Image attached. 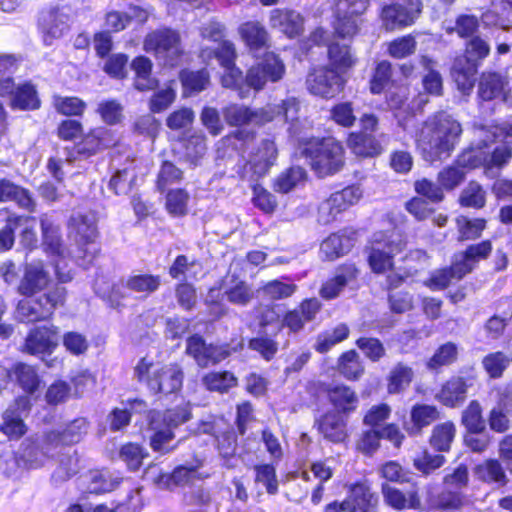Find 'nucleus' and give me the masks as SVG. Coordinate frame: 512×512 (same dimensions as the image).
Here are the masks:
<instances>
[{"label":"nucleus","instance_id":"obj_36","mask_svg":"<svg viewBox=\"0 0 512 512\" xmlns=\"http://www.w3.org/2000/svg\"><path fill=\"white\" fill-rule=\"evenodd\" d=\"M478 63L469 62L466 58H457L452 67V77L464 95H469L472 91L477 73Z\"/></svg>","mask_w":512,"mask_h":512},{"label":"nucleus","instance_id":"obj_32","mask_svg":"<svg viewBox=\"0 0 512 512\" xmlns=\"http://www.w3.org/2000/svg\"><path fill=\"white\" fill-rule=\"evenodd\" d=\"M355 244L354 232L342 231L329 235L320 246V255L326 260H335L347 254Z\"/></svg>","mask_w":512,"mask_h":512},{"label":"nucleus","instance_id":"obj_28","mask_svg":"<svg viewBox=\"0 0 512 512\" xmlns=\"http://www.w3.org/2000/svg\"><path fill=\"white\" fill-rule=\"evenodd\" d=\"M49 282V273L45 270L42 261H34L26 264L18 291L22 295L32 296L46 288Z\"/></svg>","mask_w":512,"mask_h":512},{"label":"nucleus","instance_id":"obj_57","mask_svg":"<svg viewBox=\"0 0 512 512\" xmlns=\"http://www.w3.org/2000/svg\"><path fill=\"white\" fill-rule=\"evenodd\" d=\"M413 375L411 367L398 363L390 372L388 392L395 394L406 389L411 383Z\"/></svg>","mask_w":512,"mask_h":512},{"label":"nucleus","instance_id":"obj_8","mask_svg":"<svg viewBox=\"0 0 512 512\" xmlns=\"http://www.w3.org/2000/svg\"><path fill=\"white\" fill-rule=\"evenodd\" d=\"M69 236L76 242L78 253L74 257L83 260L84 264H90L99 253L96 243L97 227L96 218L92 213H75L68 223Z\"/></svg>","mask_w":512,"mask_h":512},{"label":"nucleus","instance_id":"obj_45","mask_svg":"<svg viewBox=\"0 0 512 512\" xmlns=\"http://www.w3.org/2000/svg\"><path fill=\"white\" fill-rule=\"evenodd\" d=\"M161 284V278L152 274H133L122 282L123 287L129 291L139 294L140 297H147L152 294Z\"/></svg>","mask_w":512,"mask_h":512},{"label":"nucleus","instance_id":"obj_21","mask_svg":"<svg viewBox=\"0 0 512 512\" xmlns=\"http://www.w3.org/2000/svg\"><path fill=\"white\" fill-rule=\"evenodd\" d=\"M58 328L51 326H38L28 333L24 350L35 356L50 355L58 345Z\"/></svg>","mask_w":512,"mask_h":512},{"label":"nucleus","instance_id":"obj_17","mask_svg":"<svg viewBox=\"0 0 512 512\" xmlns=\"http://www.w3.org/2000/svg\"><path fill=\"white\" fill-rule=\"evenodd\" d=\"M31 408L28 396H20L4 411L3 422L0 431L10 439H19L26 432L27 427L24 418L29 414Z\"/></svg>","mask_w":512,"mask_h":512},{"label":"nucleus","instance_id":"obj_15","mask_svg":"<svg viewBox=\"0 0 512 512\" xmlns=\"http://www.w3.org/2000/svg\"><path fill=\"white\" fill-rule=\"evenodd\" d=\"M0 97L9 98L13 110H34L40 106L35 87L30 83L16 85L12 77L0 80Z\"/></svg>","mask_w":512,"mask_h":512},{"label":"nucleus","instance_id":"obj_23","mask_svg":"<svg viewBox=\"0 0 512 512\" xmlns=\"http://www.w3.org/2000/svg\"><path fill=\"white\" fill-rule=\"evenodd\" d=\"M421 8L420 0H409L407 7L400 4L387 5L382 9L381 18L386 29L393 30L412 24Z\"/></svg>","mask_w":512,"mask_h":512},{"label":"nucleus","instance_id":"obj_31","mask_svg":"<svg viewBox=\"0 0 512 512\" xmlns=\"http://www.w3.org/2000/svg\"><path fill=\"white\" fill-rule=\"evenodd\" d=\"M88 424L84 418H78L69 423L62 431H50L44 434V443L55 445H72L78 443L87 433Z\"/></svg>","mask_w":512,"mask_h":512},{"label":"nucleus","instance_id":"obj_59","mask_svg":"<svg viewBox=\"0 0 512 512\" xmlns=\"http://www.w3.org/2000/svg\"><path fill=\"white\" fill-rule=\"evenodd\" d=\"M457 228L459 232V240H472L480 237L485 229L486 221L484 219H469L465 216L457 218Z\"/></svg>","mask_w":512,"mask_h":512},{"label":"nucleus","instance_id":"obj_9","mask_svg":"<svg viewBox=\"0 0 512 512\" xmlns=\"http://www.w3.org/2000/svg\"><path fill=\"white\" fill-rule=\"evenodd\" d=\"M65 297V288L56 286L39 297L20 300L16 308V318L23 323L47 320L57 306L63 305Z\"/></svg>","mask_w":512,"mask_h":512},{"label":"nucleus","instance_id":"obj_63","mask_svg":"<svg viewBox=\"0 0 512 512\" xmlns=\"http://www.w3.org/2000/svg\"><path fill=\"white\" fill-rule=\"evenodd\" d=\"M180 79L185 92H200L209 83V73L205 69L199 71L184 70L180 74Z\"/></svg>","mask_w":512,"mask_h":512},{"label":"nucleus","instance_id":"obj_22","mask_svg":"<svg viewBox=\"0 0 512 512\" xmlns=\"http://www.w3.org/2000/svg\"><path fill=\"white\" fill-rule=\"evenodd\" d=\"M508 85V78L502 74L483 73L478 84V96L483 101L501 99L504 103L512 106V96Z\"/></svg>","mask_w":512,"mask_h":512},{"label":"nucleus","instance_id":"obj_52","mask_svg":"<svg viewBox=\"0 0 512 512\" xmlns=\"http://www.w3.org/2000/svg\"><path fill=\"white\" fill-rule=\"evenodd\" d=\"M439 417L436 407L426 404H417L411 410V421L413 426L410 429L411 434H417L420 430L430 425Z\"/></svg>","mask_w":512,"mask_h":512},{"label":"nucleus","instance_id":"obj_24","mask_svg":"<svg viewBox=\"0 0 512 512\" xmlns=\"http://www.w3.org/2000/svg\"><path fill=\"white\" fill-rule=\"evenodd\" d=\"M39 29L45 45L49 46L68 30V16L58 8L43 11L39 18Z\"/></svg>","mask_w":512,"mask_h":512},{"label":"nucleus","instance_id":"obj_29","mask_svg":"<svg viewBox=\"0 0 512 512\" xmlns=\"http://www.w3.org/2000/svg\"><path fill=\"white\" fill-rule=\"evenodd\" d=\"M116 142L117 138L112 130L106 127H98L91 130L77 145V152L88 157L115 145Z\"/></svg>","mask_w":512,"mask_h":512},{"label":"nucleus","instance_id":"obj_19","mask_svg":"<svg viewBox=\"0 0 512 512\" xmlns=\"http://www.w3.org/2000/svg\"><path fill=\"white\" fill-rule=\"evenodd\" d=\"M420 65L423 73V92H419L413 100V104L417 109H422L429 102V96H441L443 91V80L441 74L437 70L436 61L427 56H422L420 59Z\"/></svg>","mask_w":512,"mask_h":512},{"label":"nucleus","instance_id":"obj_64","mask_svg":"<svg viewBox=\"0 0 512 512\" xmlns=\"http://www.w3.org/2000/svg\"><path fill=\"white\" fill-rule=\"evenodd\" d=\"M486 202V193L477 182L471 181L460 195V204L465 207L482 208Z\"/></svg>","mask_w":512,"mask_h":512},{"label":"nucleus","instance_id":"obj_12","mask_svg":"<svg viewBox=\"0 0 512 512\" xmlns=\"http://www.w3.org/2000/svg\"><path fill=\"white\" fill-rule=\"evenodd\" d=\"M43 245L48 253L57 257L54 261L55 272L62 283L72 279L70 269L66 270L67 263L61 242L60 226L54 214L45 213L40 216Z\"/></svg>","mask_w":512,"mask_h":512},{"label":"nucleus","instance_id":"obj_49","mask_svg":"<svg viewBox=\"0 0 512 512\" xmlns=\"http://www.w3.org/2000/svg\"><path fill=\"white\" fill-rule=\"evenodd\" d=\"M306 171L299 166L291 167L282 172L274 181V189L280 193H288L304 184Z\"/></svg>","mask_w":512,"mask_h":512},{"label":"nucleus","instance_id":"obj_26","mask_svg":"<svg viewBox=\"0 0 512 512\" xmlns=\"http://www.w3.org/2000/svg\"><path fill=\"white\" fill-rule=\"evenodd\" d=\"M372 494L363 483H357L350 489L349 495L342 503H331L327 512H367L371 506Z\"/></svg>","mask_w":512,"mask_h":512},{"label":"nucleus","instance_id":"obj_47","mask_svg":"<svg viewBox=\"0 0 512 512\" xmlns=\"http://www.w3.org/2000/svg\"><path fill=\"white\" fill-rule=\"evenodd\" d=\"M467 386L460 377H453L442 387L437 399L446 406L454 407L465 399Z\"/></svg>","mask_w":512,"mask_h":512},{"label":"nucleus","instance_id":"obj_4","mask_svg":"<svg viewBox=\"0 0 512 512\" xmlns=\"http://www.w3.org/2000/svg\"><path fill=\"white\" fill-rule=\"evenodd\" d=\"M191 417L188 404L167 409L165 411H151L148 416L146 438L151 449L161 455L173 452L177 445H171L175 438L174 430L187 422Z\"/></svg>","mask_w":512,"mask_h":512},{"label":"nucleus","instance_id":"obj_20","mask_svg":"<svg viewBox=\"0 0 512 512\" xmlns=\"http://www.w3.org/2000/svg\"><path fill=\"white\" fill-rule=\"evenodd\" d=\"M186 352L201 367L217 364L229 356V350L225 346L207 345L199 335L187 339Z\"/></svg>","mask_w":512,"mask_h":512},{"label":"nucleus","instance_id":"obj_3","mask_svg":"<svg viewBox=\"0 0 512 512\" xmlns=\"http://www.w3.org/2000/svg\"><path fill=\"white\" fill-rule=\"evenodd\" d=\"M299 112V101L295 97H288L280 104H268L264 108L251 109L242 104H230L223 108V116L230 126H259L278 117L286 122L294 121Z\"/></svg>","mask_w":512,"mask_h":512},{"label":"nucleus","instance_id":"obj_58","mask_svg":"<svg viewBox=\"0 0 512 512\" xmlns=\"http://www.w3.org/2000/svg\"><path fill=\"white\" fill-rule=\"evenodd\" d=\"M455 436V426L451 422H445L434 427L430 438V444L438 451H448Z\"/></svg>","mask_w":512,"mask_h":512},{"label":"nucleus","instance_id":"obj_35","mask_svg":"<svg viewBox=\"0 0 512 512\" xmlns=\"http://www.w3.org/2000/svg\"><path fill=\"white\" fill-rule=\"evenodd\" d=\"M329 402L338 415H348L356 410L359 399L356 393L348 386L335 385L327 390Z\"/></svg>","mask_w":512,"mask_h":512},{"label":"nucleus","instance_id":"obj_2","mask_svg":"<svg viewBox=\"0 0 512 512\" xmlns=\"http://www.w3.org/2000/svg\"><path fill=\"white\" fill-rule=\"evenodd\" d=\"M461 134L459 121L447 111H438L423 122L415 141L423 159L434 163L451 155Z\"/></svg>","mask_w":512,"mask_h":512},{"label":"nucleus","instance_id":"obj_51","mask_svg":"<svg viewBox=\"0 0 512 512\" xmlns=\"http://www.w3.org/2000/svg\"><path fill=\"white\" fill-rule=\"evenodd\" d=\"M202 383L209 391L225 393L237 385V378L229 371L210 372L202 378Z\"/></svg>","mask_w":512,"mask_h":512},{"label":"nucleus","instance_id":"obj_25","mask_svg":"<svg viewBox=\"0 0 512 512\" xmlns=\"http://www.w3.org/2000/svg\"><path fill=\"white\" fill-rule=\"evenodd\" d=\"M381 491L384 502L394 510H416L421 506L419 491L416 487L401 490L388 483H384L382 484Z\"/></svg>","mask_w":512,"mask_h":512},{"label":"nucleus","instance_id":"obj_16","mask_svg":"<svg viewBox=\"0 0 512 512\" xmlns=\"http://www.w3.org/2000/svg\"><path fill=\"white\" fill-rule=\"evenodd\" d=\"M341 74L330 67H319L309 73L306 84L310 93L323 97L333 98L344 87Z\"/></svg>","mask_w":512,"mask_h":512},{"label":"nucleus","instance_id":"obj_27","mask_svg":"<svg viewBox=\"0 0 512 512\" xmlns=\"http://www.w3.org/2000/svg\"><path fill=\"white\" fill-rule=\"evenodd\" d=\"M321 307L320 302L315 299L304 300L298 309L288 311L281 323L282 328H287L292 333L301 331L305 323L312 321Z\"/></svg>","mask_w":512,"mask_h":512},{"label":"nucleus","instance_id":"obj_7","mask_svg":"<svg viewBox=\"0 0 512 512\" xmlns=\"http://www.w3.org/2000/svg\"><path fill=\"white\" fill-rule=\"evenodd\" d=\"M134 374L154 393L177 392L183 383V371L178 364L155 365L143 358L136 365Z\"/></svg>","mask_w":512,"mask_h":512},{"label":"nucleus","instance_id":"obj_56","mask_svg":"<svg viewBox=\"0 0 512 512\" xmlns=\"http://www.w3.org/2000/svg\"><path fill=\"white\" fill-rule=\"evenodd\" d=\"M338 367L340 373L348 380L358 379L364 372L360 357L354 350L342 354Z\"/></svg>","mask_w":512,"mask_h":512},{"label":"nucleus","instance_id":"obj_44","mask_svg":"<svg viewBox=\"0 0 512 512\" xmlns=\"http://www.w3.org/2000/svg\"><path fill=\"white\" fill-rule=\"evenodd\" d=\"M328 58L330 68L338 73H344L356 63V57L350 47L346 44L333 42L328 47Z\"/></svg>","mask_w":512,"mask_h":512},{"label":"nucleus","instance_id":"obj_48","mask_svg":"<svg viewBox=\"0 0 512 512\" xmlns=\"http://www.w3.org/2000/svg\"><path fill=\"white\" fill-rule=\"evenodd\" d=\"M349 327L340 323L331 330H326L317 336L314 348L319 353L328 352L333 346L348 338Z\"/></svg>","mask_w":512,"mask_h":512},{"label":"nucleus","instance_id":"obj_14","mask_svg":"<svg viewBox=\"0 0 512 512\" xmlns=\"http://www.w3.org/2000/svg\"><path fill=\"white\" fill-rule=\"evenodd\" d=\"M368 4L369 0H338L334 29L339 37H351L357 33Z\"/></svg>","mask_w":512,"mask_h":512},{"label":"nucleus","instance_id":"obj_11","mask_svg":"<svg viewBox=\"0 0 512 512\" xmlns=\"http://www.w3.org/2000/svg\"><path fill=\"white\" fill-rule=\"evenodd\" d=\"M203 467L201 459H194L189 464L179 465L174 468L172 473H163L157 466L149 467L145 476L162 489H173L177 486H192L196 482L202 481L209 476L200 469Z\"/></svg>","mask_w":512,"mask_h":512},{"label":"nucleus","instance_id":"obj_10","mask_svg":"<svg viewBox=\"0 0 512 512\" xmlns=\"http://www.w3.org/2000/svg\"><path fill=\"white\" fill-rule=\"evenodd\" d=\"M405 247L402 236L396 232L379 231L372 235L368 256L373 272L383 273L393 265V258Z\"/></svg>","mask_w":512,"mask_h":512},{"label":"nucleus","instance_id":"obj_53","mask_svg":"<svg viewBox=\"0 0 512 512\" xmlns=\"http://www.w3.org/2000/svg\"><path fill=\"white\" fill-rule=\"evenodd\" d=\"M13 375L19 386L28 394H33L41 382L35 368L24 363L14 366Z\"/></svg>","mask_w":512,"mask_h":512},{"label":"nucleus","instance_id":"obj_6","mask_svg":"<svg viewBox=\"0 0 512 512\" xmlns=\"http://www.w3.org/2000/svg\"><path fill=\"white\" fill-rule=\"evenodd\" d=\"M479 141L464 150L455 160L464 170L485 167L488 173L489 143L512 142V123L480 127L476 131Z\"/></svg>","mask_w":512,"mask_h":512},{"label":"nucleus","instance_id":"obj_62","mask_svg":"<svg viewBox=\"0 0 512 512\" xmlns=\"http://www.w3.org/2000/svg\"><path fill=\"white\" fill-rule=\"evenodd\" d=\"M444 463V456L432 454L426 449L420 451L413 457L414 468L426 475L440 468Z\"/></svg>","mask_w":512,"mask_h":512},{"label":"nucleus","instance_id":"obj_54","mask_svg":"<svg viewBox=\"0 0 512 512\" xmlns=\"http://www.w3.org/2000/svg\"><path fill=\"white\" fill-rule=\"evenodd\" d=\"M15 220V231L20 230V242L28 249H32L37 245V235L35 232L36 219L31 216H12Z\"/></svg>","mask_w":512,"mask_h":512},{"label":"nucleus","instance_id":"obj_61","mask_svg":"<svg viewBox=\"0 0 512 512\" xmlns=\"http://www.w3.org/2000/svg\"><path fill=\"white\" fill-rule=\"evenodd\" d=\"M228 301L234 305L246 306L253 298L254 291L252 287L242 280H237L224 292Z\"/></svg>","mask_w":512,"mask_h":512},{"label":"nucleus","instance_id":"obj_40","mask_svg":"<svg viewBox=\"0 0 512 512\" xmlns=\"http://www.w3.org/2000/svg\"><path fill=\"white\" fill-rule=\"evenodd\" d=\"M348 146L354 154L361 157H375L382 153L379 141L371 133H351Z\"/></svg>","mask_w":512,"mask_h":512},{"label":"nucleus","instance_id":"obj_41","mask_svg":"<svg viewBox=\"0 0 512 512\" xmlns=\"http://www.w3.org/2000/svg\"><path fill=\"white\" fill-rule=\"evenodd\" d=\"M239 34L250 51L255 52L268 44V33L257 21H248L239 27Z\"/></svg>","mask_w":512,"mask_h":512},{"label":"nucleus","instance_id":"obj_13","mask_svg":"<svg viewBox=\"0 0 512 512\" xmlns=\"http://www.w3.org/2000/svg\"><path fill=\"white\" fill-rule=\"evenodd\" d=\"M144 49L165 65L174 66L181 54L179 35L171 29H158L146 36Z\"/></svg>","mask_w":512,"mask_h":512},{"label":"nucleus","instance_id":"obj_18","mask_svg":"<svg viewBox=\"0 0 512 512\" xmlns=\"http://www.w3.org/2000/svg\"><path fill=\"white\" fill-rule=\"evenodd\" d=\"M276 157L277 149L275 143L268 139L263 140L258 151L244 165L241 178L249 182H256L268 173Z\"/></svg>","mask_w":512,"mask_h":512},{"label":"nucleus","instance_id":"obj_46","mask_svg":"<svg viewBox=\"0 0 512 512\" xmlns=\"http://www.w3.org/2000/svg\"><path fill=\"white\" fill-rule=\"evenodd\" d=\"M55 449V445L44 443L43 436L37 442L28 444L23 450L22 457L29 468H38L44 465Z\"/></svg>","mask_w":512,"mask_h":512},{"label":"nucleus","instance_id":"obj_34","mask_svg":"<svg viewBox=\"0 0 512 512\" xmlns=\"http://www.w3.org/2000/svg\"><path fill=\"white\" fill-rule=\"evenodd\" d=\"M315 425L321 435L333 443H341L347 437L346 421L335 412L324 414Z\"/></svg>","mask_w":512,"mask_h":512},{"label":"nucleus","instance_id":"obj_55","mask_svg":"<svg viewBox=\"0 0 512 512\" xmlns=\"http://www.w3.org/2000/svg\"><path fill=\"white\" fill-rule=\"evenodd\" d=\"M121 481L122 478L119 474L110 473L108 471H97L91 474V482L88 489L91 493H106L113 491L118 487Z\"/></svg>","mask_w":512,"mask_h":512},{"label":"nucleus","instance_id":"obj_42","mask_svg":"<svg viewBox=\"0 0 512 512\" xmlns=\"http://www.w3.org/2000/svg\"><path fill=\"white\" fill-rule=\"evenodd\" d=\"M475 477L487 484L502 487L507 483L505 470L498 460L489 459L478 464L474 469Z\"/></svg>","mask_w":512,"mask_h":512},{"label":"nucleus","instance_id":"obj_37","mask_svg":"<svg viewBox=\"0 0 512 512\" xmlns=\"http://www.w3.org/2000/svg\"><path fill=\"white\" fill-rule=\"evenodd\" d=\"M492 8L482 14V21L488 26L509 30L512 26V0H491Z\"/></svg>","mask_w":512,"mask_h":512},{"label":"nucleus","instance_id":"obj_50","mask_svg":"<svg viewBox=\"0 0 512 512\" xmlns=\"http://www.w3.org/2000/svg\"><path fill=\"white\" fill-rule=\"evenodd\" d=\"M362 190L357 185H351L341 191L333 193L329 198V202L339 214L356 204L362 197Z\"/></svg>","mask_w":512,"mask_h":512},{"label":"nucleus","instance_id":"obj_5","mask_svg":"<svg viewBox=\"0 0 512 512\" xmlns=\"http://www.w3.org/2000/svg\"><path fill=\"white\" fill-rule=\"evenodd\" d=\"M301 155L319 176L338 172L344 164V150L334 138H311L300 146Z\"/></svg>","mask_w":512,"mask_h":512},{"label":"nucleus","instance_id":"obj_38","mask_svg":"<svg viewBox=\"0 0 512 512\" xmlns=\"http://www.w3.org/2000/svg\"><path fill=\"white\" fill-rule=\"evenodd\" d=\"M13 201L20 208L33 212L35 201L29 190L18 186L7 179L0 180V202Z\"/></svg>","mask_w":512,"mask_h":512},{"label":"nucleus","instance_id":"obj_33","mask_svg":"<svg viewBox=\"0 0 512 512\" xmlns=\"http://www.w3.org/2000/svg\"><path fill=\"white\" fill-rule=\"evenodd\" d=\"M491 250L490 241H482L481 243L470 245L465 252L455 256L456 271H458L460 276H465L474 269L477 262L486 259Z\"/></svg>","mask_w":512,"mask_h":512},{"label":"nucleus","instance_id":"obj_30","mask_svg":"<svg viewBox=\"0 0 512 512\" xmlns=\"http://www.w3.org/2000/svg\"><path fill=\"white\" fill-rule=\"evenodd\" d=\"M270 25L289 38L303 31L304 19L300 13L288 9H274L270 13Z\"/></svg>","mask_w":512,"mask_h":512},{"label":"nucleus","instance_id":"obj_43","mask_svg":"<svg viewBox=\"0 0 512 512\" xmlns=\"http://www.w3.org/2000/svg\"><path fill=\"white\" fill-rule=\"evenodd\" d=\"M131 67L135 72L134 86L139 91L153 90L158 86V81L151 76L152 62L144 56L136 57Z\"/></svg>","mask_w":512,"mask_h":512},{"label":"nucleus","instance_id":"obj_60","mask_svg":"<svg viewBox=\"0 0 512 512\" xmlns=\"http://www.w3.org/2000/svg\"><path fill=\"white\" fill-rule=\"evenodd\" d=\"M465 176L466 171L455 161L438 173L437 180L443 189L453 190L464 181Z\"/></svg>","mask_w":512,"mask_h":512},{"label":"nucleus","instance_id":"obj_1","mask_svg":"<svg viewBox=\"0 0 512 512\" xmlns=\"http://www.w3.org/2000/svg\"><path fill=\"white\" fill-rule=\"evenodd\" d=\"M213 53L220 66L224 69L221 84L225 88L235 90L241 99L248 98L251 91L254 94L262 91L267 85L274 84L283 79L286 67L282 59L273 52L265 53L246 74L236 67V50L230 41H222L213 51L203 49V59L210 58Z\"/></svg>","mask_w":512,"mask_h":512},{"label":"nucleus","instance_id":"obj_39","mask_svg":"<svg viewBox=\"0 0 512 512\" xmlns=\"http://www.w3.org/2000/svg\"><path fill=\"white\" fill-rule=\"evenodd\" d=\"M357 274L358 271L354 265L341 267L333 278L323 284L320 290L321 296L325 299L337 297L346 285L356 279Z\"/></svg>","mask_w":512,"mask_h":512}]
</instances>
